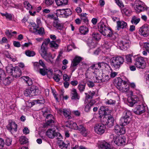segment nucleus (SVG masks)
I'll use <instances>...</instances> for the list:
<instances>
[{
  "label": "nucleus",
  "mask_w": 149,
  "mask_h": 149,
  "mask_svg": "<svg viewBox=\"0 0 149 149\" xmlns=\"http://www.w3.org/2000/svg\"><path fill=\"white\" fill-rule=\"evenodd\" d=\"M107 109V108H104L103 106L102 107L100 108V110L99 111V112L100 114L103 115L102 117L103 118L101 119L102 123L111 127L114 125V119L112 115H107V113L106 112Z\"/></svg>",
  "instance_id": "obj_1"
},
{
  "label": "nucleus",
  "mask_w": 149,
  "mask_h": 149,
  "mask_svg": "<svg viewBox=\"0 0 149 149\" xmlns=\"http://www.w3.org/2000/svg\"><path fill=\"white\" fill-rule=\"evenodd\" d=\"M99 31L103 36L111 37L112 35V33L110 29L102 21H101L98 24Z\"/></svg>",
  "instance_id": "obj_2"
},
{
  "label": "nucleus",
  "mask_w": 149,
  "mask_h": 149,
  "mask_svg": "<svg viewBox=\"0 0 149 149\" xmlns=\"http://www.w3.org/2000/svg\"><path fill=\"white\" fill-rule=\"evenodd\" d=\"M98 73H100V70L97 68V65L93 64L87 70L86 74V77H89L90 79H92L95 80V77Z\"/></svg>",
  "instance_id": "obj_3"
},
{
  "label": "nucleus",
  "mask_w": 149,
  "mask_h": 149,
  "mask_svg": "<svg viewBox=\"0 0 149 149\" xmlns=\"http://www.w3.org/2000/svg\"><path fill=\"white\" fill-rule=\"evenodd\" d=\"M124 61V58L118 56L112 58L110 60V64L113 68L116 69H119Z\"/></svg>",
  "instance_id": "obj_4"
},
{
  "label": "nucleus",
  "mask_w": 149,
  "mask_h": 149,
  "mask_svg": "<svg viewBox=\"0 0 149 149\" xmlns=\"http://www.w3.org/2000/svg\"><path fill=\"white\" fill-rule=\"evenodd\" d=\"M115 85L117 88L122 92L127 91L129 89V85L125 81L123 80L121 78L118 79L116 81Z\"/></svg>",
  "instance_id": "obj_5"
},
{
  "label": "nucleus",
  "mask_w": 149,
  "mask_h": 149,
  "mask_svg": "<svg viewBox=\"0 0 149 149\" xmlns=\"http://www.w3.org/2000/svg\"><path fill=\"white\" fill-rule=\"evenodd\" d=\"M131 113L128 110H125L123 113V115L120 120V123L121 125L125 126L129 124L131 120Z\"/></svg>",
  "instance_id": "obj_6"
},
{
  "label": "nucleus",
  "mask_w": 149,
  "mask_h": 149,
  "mask_svg": "<svg viewBox=\"0 0 149 149\" xmlns=\"http://www.w3.org/2000/svg\"><path fill=\"white\" fill-rule=\"evenodd\" d=\"M40 91L38 88L32 86L29 88L26 89L24 91V95L26 97H31L38 95Z\"/></svg>",
  "instance_id": "obj_7"
},
{
  "label": "nucleus",
  "mask_w": 149,
  "mask_h": 149,
  "mask_svg": "<svg viewBox=\"0 0 149 149\" xmlns=\"http://www.w3.org/2000/svg\"><path fill=\"white\" fill-rule=\"evenodd\" d=\"M135 65L137 68L141 69L145 68L146 65L144 58L141 57L136 58Z\"/></svg>",
  "instance_id": "obj_8"
},
{
  "label": "nucleus",
  "mask_w": 149,
  "mask_h": 149,
  "mask_svg": "<svg viewBox=\"0 0 149 149\" xmlns=\"http://www.w3.org/2000/svg\"><path fill=\"white\" fill-rule=\"evenodd\" d=\"M134 7L136 11L138 12L147 10V8L146 6L143 5L142 2L139 0L135 1Z\"/></svg>",
  "instance_id": "obj_9"
},
{
  "label": "nucleus",
  "mask_w": 149,
  "mask_h": 149,
  "mask_svg": "<svg viewBox=\"0 0 149 149\" xmlns=\"http://www.w3.org/2000/svg\"><path fill=\"white\" fill-rule=\"evenodd\" d=\"M139 34L144 37L148 36L149 35V25L145 24L139 28Z\"/></svg>",
  "instance_id": "obj_10"
},
{
  "label": "nucleus",
  "mask_w": 149,
  "mask_h": 149,
  "mask_svg": "<svg viewBox=\"0 0 149 149\" xmlns=\"http://www.w3.org/2000/svg\"><path fill=\"white\" fill-rule=\"evenodd\" d=\"M105 129V125L103 123L97 124L94 127L95 131L100 135H101L104 132Z\"/></svg>",
  "instance_id": "obj_11"
},
{
  "label": "nucleus",
  "mask_w": 149,
  "mask_h": 149,
  "mask_svg": "<svg viewBox=\"0 0 149 149\" xmlns=\"http://www.w3.org/2000/svg\"><path fill=\"white\" fill-rule=\"evenodd\" d=\"M81 57L76 56L72 61L70 68L72 72H73L77 68V66L81 60Z\"/></svg>",
  "instance_id": "obj_12"
},
{
  "label": "nucleus",
  "mask_w": 149,
  "mask_h": 149,
  "mask_svg": "<svg viewBox=\"0 0 149 149\" xmlns=\"http://www.w3.org/2000/svg\"><path fill=\"white\" fill-rule=\"evenodd\" d=\"M114 143L118 146H121L125 145V139L124 136H118L114 138L113 139Z\"/></svg>",
  "instance_id": "obj_13"
},
{
  "label": "nucleus",
  "mask_w": 149,
  "mask_h": 149,
  "mask_svg": "<svg viewBox=\"0 0 149 149\" xmlns=\"http://www.w3.org/2000/svg\"><path fill=\"white\" fill-rule=\"evenodd\" d=\"M9 123L7 126L8 129L10 130L11 133L13 132H17V124L15 122L10 120H9Z\"/></svg>",
  "instance_id": "obj_14"
},
{
  "label": "nucleus",
  "mask_w": 149,
  "mask_h": 149,
  "mask_svg": "<svg viewBox=\"0 0 149 149\" xmlns=\"http://www.w3.org/2000/svg\"><path fill=\"white\" fill-rule=\"evenodd\" d=\"M130 41L128 39H123L120 41V47L123 50H126L129 47Z\"/></svg>",
  "instance_id": "obj_15"
},
{
  "label": "nucleus",
  "mask_w": 149,
  "mask_h": 149,
  "mask_svg": "<svg viewBox=\"0 0 149 149\" xmlns=\"http://www.w3.org/2000/svg\"><path fill=\"white\" fill-rule=\"evenodd\" d=\"M59 113H63L65 117L67 119H70L71 118L70 116L71 111L68 109H59L58 110Z\"/></svg>",
  "instance_id": "obj_16"
},
{
  "label": "nucleus",
  "mask_w": 149,
  "mask_h": 149,
  "mask_svg": "<svg viewBox=\"0 0 149 149\" xmlns=\"http://www.w3.org/2000/svg\"><path fill=\"white\" fill-rule=\"evenodd\" d=\"M58 13H59L60 15H63V17L66 18L71 15L72 12L69 9H63L58 10Z\"/></svg>",
  "instance_id": "obj_17"
},
{
  "label": "nucleus",
  "mask_w": 149,
  "mask_h": 149,
  "mask_svg": "<svg viewBox=\"0 0 149 149\" xmlns=\"http://www.w3.org/2000/svg\"><path fill=\"white\" fill-rule=\"evenodd\" d=\"M120 127L118 125H116L114 128L115 132L118 135L124 134L125 133V130L123 125L120 124Z\"/></svg>",
  "instance_id": "obj_18"
},
{
  "label": "nucleus",
  "mask_w": 149,
  "mask_h": 149,
  "mask_svg": "<svg viewBox=\"0 0 149 149\" xmlns=\"http://www.w3.org/2000/svg\"><path fill=\"white\" fill-rule=\"evenodd\" d=\"M15 77H19L21 74V71L18 67H15L10 74Z\"/></svg>",
  "instance_id": "obj_19"
},
{
  "label": "nucleus",
  "mask_w": 149,
  "mask_h": 149,
  "mask_svg": "<svg viewBox=\"0 0 149 149\" xmlns=\"http://www.w3.org/2000/svg\"><path fill=\"white\" fill-rule=\"evenodd\" d=\"M134 113L137 114H141L145 111V107L143 105L137 106L135 109Z\"/></svg>",
  "instance_id": "obj_20"
},
{
  "label": "nucleus",
  "mask_w": 149,
  "mask_h": 149,
  "mask_svg": "<svg viewBox=\"0 0 149 149\" xmlns=\"http://www.w3.org/2000/svg\"><path fill=\"white\" fill-rule=\"evenodd\" d=\"M56 132L54 129H49L46 132V135L49 138L53 139L55 137Z\"/></svg>",
  "instance_id": "obj_21"
},
{
  "label": "nucleus",
  "mask_w": 149,
  "mask_h": 149,
  "mask_svg": "<svg viewBox=\"0 0 149 149\" xmlns=\"http://www.w3.org/2000/svg\"><path fill=\"white\" fill-rule=\"evenodd\" d=\"M117 29L118 30H119L120 29L125 28L127 26V23L122 20L117 21Z\"/></svg>",
  "instance_id": "obj_22"
},
{
  "label": "nucleus",
  "mask_w": 149,
  "mask_h": 149,
  "mask_svg": "<svg viewBox=\"0 0 149 149\" xmlns=\"http://www.w3.org/2000/svg\"><path fill=\"white\" fill-rule=\"evenodd\" d=\"M47 47L43 46L42 45H41V49L39 52L42 57L44 58H46L47 56Z\"/></svg>",
  "instance_id": "obj_23"
},
{
  "label": "nucleus",
  "mask_w": 149,
  "mask_h": 149,
  "mask_svg": "<svg viewBox=\"0 0 149 149\" xmlns=\"http://www.w3.org/2000/svg\"><path fill=\"white\" fill-rule=\"evenodd\" d=\"M53 25L54 27L58 29H61L63 26V24L61 23L60 21L58 19L54 20L53 22Z\"/></svg>",
  "instance_id": "obj_24"
},
{
  "label": "nucleus",
  "mask_w": 149,
  "mask_h": 149,
  "mask_svg": "<svg viewBox=\"0 0 149 149\" xmlns=\"http://www.w3.org/2000/svg\"><path fill=\"white\" fill-rule=\"evenodd\" d=\"M96 102L94 100H91V101L85 106L84 110L86 112L89 111L91 107Z\"/></svg>",
  "instance_id": "obj_25"
},
{
  "label": "nucleus",
  "mask_w": 149,
  "mask_h": 149,
  "mask_svg": "<svg viewBox=\"0 0 149 149\" xmlns=\"http://www.w3.org/2000/svg\"><path fill=\"white\" fill-rule=\"evenodd\" d=\"M71 94L72 99L76 100L79 99V97L75 89L73 88L72 89Z\"/></svg>",
  "instance_id": "obj_26"
},
{
  "label": "nucleus",
  "mask_w": 149,
  "mask_h": 149,
  "mask_svg": "<svg viewBox=\"0 0 149 149\" xmlns=\"http://www.w3.org/2000/svg\"><path fill=\"white\" fill-rule=\"evenodd\" d=\"M99 146L102 149H112L111 148L110 145L105 141L102 142Z\"/></svg>",
  "instance_id": "obj_27"
},
{
  "label": "nucleus",
  "mask_w": 149,
  "mask_h": 149,
  "mask_svg": "<svg viewBox=\"0 0 149 149\" xmlns=\"http://www.w3.org/2000/svg\"><path fill=\"white\" fill-rule=\"evenodd\" d=\"M70 146V143L69 141L64 142H61L59 144V146L61 149H67L68 147Z\"/></svg>",
  "instance_id": "obj_28"
},
{
  "label": "nucleus",
  "mask_w": 149,
  "mask_h": 149,
  "mask_svg": "<svg viewBox=\"0 0 149 149\" xmlns=\"http://www.w3.org/2000/svg\"><path fill=\"white\" fill-rule=\"evenodd\" d=\"M13 80L12 78L10 77H7L3 78L2 80V83L5 86L8 85L10 84Z\"/></svg>",
  "instance_id": "obj_29"
},
{
  "label": "nucleus",
  "mask_w": 149,
  "mask_h": 149,
  "mask_svg": "<svg viewBox=\"0 0 149 149\" xmlns=\"http://www.w3.org/2000/svg\"><path fill=\"white\" fill-rule=\"evenodd\" d=\"M45 102V100L42 98L41 99H37V100H34L30 102L29 104L31 105V106L32 107L34 105L36 104H43Z\"/></svg>",
  "instance_id": "obj_30"
},
{
  "label": "nucleus",
  "mask_w": 149,
  "mask_h": 149,
  "mask_svg": "<svg viewBox=\"0 0 149 149\" xmlns=\"http://www.w3.org/2000/svg\"><path fill=\"white\" fill-rule=\"evenodd\" d=\"M87 44L91 48H93L96 47L97 42L95 40L89 39L88 40Z\"/></svg>",
  "instance_id": "obj_31"
},
{
  "label": "nucleus",
  "mask_w": 149,
  "mask_h": 149,
  "mask_svg": "<svg viewBox=\"0 0 149 149\" xmlns=\"http://www.w3.org/2000/svg\"><path fill=\"white\" fill-rule=\"evenodd\" d=\"M5 55L6 57L9 58L10 61L13 62H15L17 60V58L15 56L11 55L7 52L5 53Z\"/></svg>",
  "instance_id": "obj_32"
},
{
  "label": "nucleus",
  "mask_w": 149,
  "mask_h": 149,
  "mask_svg": "<svg viewBox=\"0 0 149 149\" xmlns=\"http://www.w3.org/2000/svg\"><path fill=\"white\" fill-rule=\"evenodd\" d=\"M103 77L102 73L101 74L100 72V73H98L95 76V80H94V82L98 83L100 82H102Z\"/></svg>",
  "instance_id": "obj_33"
},
{
  "label": "nucleus",
  "mask_w": 149,
  "mask_h": 149,
  "mask_svg": "<svg viewBox=\"0 0 149 149\" xmlns=\"http://www.w3.org/2000/svg\"><path fill=\"white\" fill-rule=\"evenodd\" d=\"M57 5L59 6L68 4V0H55Z\"/></svg>",
  "instance_id": "obj_34"
},
{
  "label": "nucleus",
  "mask_w": 149,
  "mask_h": 149,
  "mask_svg": "<svg viewBox=\"0 0 149 149\" xmlns=\"http://www.w3.org/2000/svg\"><path fill=\"white\" fill-rule=\"evenodd\" d=\"M95 93L94 91H90L88 92V94L87 93H85L86 95V99L88 100L91 99L93 98V96L95 94Z\"/></svg>",
  "instance_id": "obj_35"
},
{
  "label": "nucleus",
  "mask_w": 149,
  "mask_h": 149,
  "mask_svg": "<svg viewBox=\"0 0 149 149\" xmlns=\"http://www.w3.org/2000/svg\"><path fill=\"white\" fill-rule=\"evenodd\" d=\"M80 33L82 34H86L88 31V29L87 27L84 26H81L79 29Z\"/></svg>",
  "instance_id": "obj_36"
},
{
  "label": "nucleus",
  "mask_w": 149,
  "mask_h": 149,
  "mask_svg": "<svg viewBox=\"0 0 149 149\" xmlns=\"http://www.w3.org/2000/svg\"><path fill=\"white\" fill-rule=\"evenodd\" d=\"M140 20L139 18H137L136 16H134L132 17L131 22L132 24L136 25L139 22Z\"/></svg>",
  "instance_id": "obj_37"
},
{
  "label": "nucleus",
  "mask_w": 149,
  "mask_h": 149,
  "mask_svg": "<svg viewBox=\"0 0 149 149\" xmlns=\"http://www.w3.org/2000/svg\"><path fill=\"white\" fill-rule=\"evenodd\" d=\"M35 29L34 31L36 33V34H38L40 35H42L45 34L44 29L43 28H40L39 29Z\"/></svg>",
  "instance_id": "obj_38"
},
{
  "label": "nucleus",
  "mask_w": 149,
  "mask_h": 149,
  "mask_svg": "<svg viewBox=\"0 0 149 149\" xmlns=\"http://www.w3.org/2000/svg\"><path fill=\"white\" fill-rule=\"evenodd\" d=\"M19 141L21 144H24L28 142V139L26 137L22 136L20 137Z\"/></svg>",
  "instance_id": "obj_39"
},
{
  "label": "nucleus",
  "mask_w": 149,
  "mask_h": 149,
  "mask_svg": "<svg viewBox=\"0 0 149 149\" xmlns=\"http://www.w3.org/2000/svg\"><path fill=\"white\" fill-rule=\"evenodd\" d=\"M49 46L51 48H53L54 49H56L58 48L59 45L57 43H56L54 41H52L49 43Z\"/></svg>",
  "instance_id": "obj_40"
},
{
  "label": "nucleus",
  "mask_w": 149,
  "mask_h": 149,
  "mask_svg": "<svg viewBox=\"0 0 149 149\" xmlns=\"http://www.w3.org/2000/svg\"><path fill=\"white\" fill-rule=\"evenodd\" d=\"M15 68L12 64H9L6 67V69L7 72L10 74Z\"/></svg>",
  "instance_id": "obj_41"
},
{
  "label": "nucleus",
  "mask_w": 149,
  "mask_h": 149,
  "mask_svg": "<svg viewBox=\"0 0 149 149\" xmlns=\"http://www.w3.org/2000/svg\"><path fill=\"white\" fill-rule=\"evenodd\" d=\"M112 45V43L107 41H105L103 45V47L104 48H105L107 49H109Z\"/></svg>",
  "instance_id": "obj_42"
},
{
  "label": "nucleus",
  "mask_w": 149,
  "mask_h": 149,
  "mask_svg": "<svg viewBox=\"0 0 149 149\" xmlns=\"http://www.w3.org/2000/svg\"><path fill=\"white\" fill-rule=\"evenodd\" d=\"M70 127L75 130H77L78 126L77 125L76 123L72 121H70L69 122Z\"/></svg>",
  "instance_id": "obj_43"
},
{
  "label": "nucleus",
  "mask_w": 149,
  "mask_h": 149,
  "mask_svg": "<svg viewBox=\"0 0 149 149\" xmlns=\"http://www.w3.org/2000/svg\"><path fill=\"white\" fill-rule=\"evenodd\" d=\"M26 55L28 56H33L35 55V52L33 51L30 50H27L25 52Z\"/></svg>",
  "instance_id": "obj_44"
},
{
  "label": "nucleus",
  "mask_w": 149,
  "mask_h": 149,
  "mask_svg": "<svg viewBox=\"0 0 149 149\" xmlns=\"http://www.w3.org/2000/svg\"><path fill=\"white\" fill-rule=\"evenodd\" d=\"M50 42V39L49 38L45 39L44 40L41 45H42L43 46L47 48V45L49 44Z\"/></svg>",
  "instance_id": "obj_45"
},
{
  "label": "nucleus",
  "mask_w": 149,
  "mask_h": 149,
  "mask_svg": "<svg viewBox=\"0 0 149 149\" xmlns=\"http://www.w3.org/2000/svg\"><path fill=\"white\" fill-rule=\"evenodd\" d=\"M96 64L97 65V67L98 66L100 68H104V67L107 66H109L108 64L104 62L99 63L97 64Z\"/></svg>",
  "instance_id": "obj_46"
},
{
  "label": "nucleus",
  "mask_w": 149,
  "mask_h": 149,
  "mask_svg": "<svg viewBox=\"0 0 149 149\" xmlns=\"http://www.w3.org/2000/svg\"><path fill=\"white\" fill-rule=\"evenodd\" d=\"M93 38L96 40H99L101 39V35L97 33H93L92 34Z\"/></svg>",
  "instance_id": "obj_47"
},
{
  "label": "nucleus",
  "mask_w": 149,
  "mask_h": 149,
  "mask_svg": "<svg viewBox=\"0 0 149 149\" xmlns=\"http://www.w3.org/2000/svg\"><path fill=\"white\" fill-rule=\"evenodd\" d=\"M136 100L133 99V98L132 97H131V100H130L129 101V103H130V106H132L134 105V104H135L136 103V100H137V98H136L135 99Z\"/></svg>",
  "instance_id": "obj_48"
},
{
  "label": "nucleus",
  "mask_w": 149,
  "mask_h": 149,
  "mask_svg": "<svg viewBox=\"0 0 149 149\" xmlns=\"http://www.w3.org/2000/svg\"><path fill=\"white\" fill-rule=\"evenodd\" d=\"M24 5L25 7L28 10L33 9V6L28 1H25L24 2Z\"/></svg>",
  "instance_id": "obj_49"
},
{
  "label": "nucleus",
  "mask_w": 149,
  "mask_h": 149,
  "mask_svg": "<svg viewBox=\"0 0 149 149\" xmlns=\"http://www.w3.org/2000/svg\"><path fill=\"white\" fill-rule=\"evenodd\" d=\"M85 84H79L78 86V88L80 92H83L85 89Z\"/></svg>",
  "instance_id": "obj_50"
},
{
  "label": "nucleus",
  "mask_w": 149,
  "mask_h": 149,
  "mask_svg": "<svg viewBox=\"0 0 149 149\" xmlns=\"http://www.w3.org/2000/svg\"><path fill=\"white\" fill-rule=\"evenodd\" d=\"M116 102V101L110 99L109 100H106L105 102V103L107 104L114 105L115 104Z\"/></svg>",
  "instance_id": "obj_51"
},
{
  "label": "nucleus",
  "mask_w": 149,
  "mask_h": 149,
  "mask_svg": "<svg viewBox=\"0 0 149 149\" xmlns=\"http://www.w3.org/2000/svg\"><path fill=\"white\" fill-rule=\"evenodd\" d=\"M5 74L4 71L0 69V82H1V80L5 77Z\"/></svg>",
  "instance_id": "obj_52"
},
{
  "label": "nucleus",
  "mask_w": 149,
  "mask_h": 149,
  "mask_svg": "<svg viewBox=\"0 0 149 149\" xmlns=\"http://www.w3.org/2000/svg\"><path fill=\"white\" fill-rule=\"evenodd\" d=\"M116 4L120 8L124 7V5L121 1L120 0H114Z\"/></svg>",
  "instance_id": "obj_53"
},
{
  "label": "nucleus",
  "mask_w": 149,
  "mask_h": 149,
  "mask_svg": "<svg viewBox=\"0 0 149 149\" xmlns=\"http://www.w3.org/2000/svg\"><path fill=\"white\" fill-rule=\"evenodd\" d=\"M54 120V118L53 116L51 114H49L46 116L45 120Z\"/></svg>",
  "instance_id": "obj_54"
},
{
  "label": "nucleus",
  "mask_w": 149,
  "mask_h": 149,
  "mask_svg": "<svg viewBox=\"0 0 149 149\" xmlns=\"http://www.w3.org/2000/svg\"><path fill=\"white\" fill-rule=\"evenodd\" d=\"M60 75L58 74H54L53 78L56 82H59L60 80Z\"/></svg>",
  "instance_id": "obj_55"
},
{
  "label": "nucleus",
  "mask_w": 149,
  "mask_h": 149,
  "mask_svg": "<svg viewBox=\"0 0 149 149\" xmlns=\"http://www.w3.org/2000/svg\"><path fill=\"white\" fill-rule=\"evenodd\" d=\"M55 137H56V139L58 141H60L61 142L62 141V139H63L62 136L59 133L57 132Z\"/></svg>",
  "instance_id": "obj_56"
},
{
  "label": "nucleus",
  "mask_w": 149,
  "mask_h": 149,
  "mask_svg": "<svg viewBox=\"0 0 149 149\" xmlns=\"http://www.w3.org/2000/svg\"><path fill=\"white\" fill-rule=\"evenodd\" d=\"M83 128V129L80 131V132L83 136H86L88 134V132L85 128Z\"/></svg>",
  "instance_id": "obj_57"
},
{
  "label": "nucleus",
  "mask_w": 149,
  "mask_h": 149,
  "mask_svg": "<svg viewBox=\"0 0 149 149\" xmlns=\"http://www.w3.org/2000/svg\"><path fill=\"white\" fill-rule=\"evenodd\" d=\"M54 0H45V3L47 6L52 4Z\"/></svg>",
  "instance_id": "obj_58"
},
{
  "label": "nucleus",
  "mask_w": 149,
  "mask_h": 149,
  "mask_svg": "<svg viewBox=\"0 0 149 149\" xmlns=\"http://www.w3.org/2000/svg\"><path fill=\"white\" fill-rule=\"evenodd\" d=\"M126 61L128 63L132 62V56L130 54L127 55L126 56Z\"/></svg>",
  "instance_id": "obj_59"
},
{
  "label": "nucleus",
  "mask_w": 149,
  "mask_h": 149,
  "mask_svg": "<svg viewBox=\"0 0 149 149\" xmlns=\"http://www.w3.org/2000/svg\"><path fill=\"white\" fill-rule=\"evenodd\" d=\"M144 47L149 53V43L145 42L143 44Z\"/></svg>",
  "instance_id": "obj_60"
},
{
  "label": "nucleus",
  "mask_w": 149,
  "mask_h": 149,
  "mask_svg": "<svg viewBox=\"0 0 149 149\" xmlns=\"http://www.w3.org/2000/svg\"><path fill=\"white\" fill-rule=\"evenodd\" d=\"M46 123V125L48 126H51L53 123H54V120H45Z\"/></svg>",
  "instance_id": "obj_61"
},
{
  "label": "nucleus",
  "mask_w": 149,
  "mask_h": 149,
  "mask_svg": "<svg viewBox=\"0 0 149 149\" xmlns=\"http://www.w3.org/2000/svg\"><path fill=\"white\" fill-rule=\"evenodd\" d=\"M12 139L9 138H7L6 140V144L8 146L11 144L12 142Z\"/></svg>",
  "instance_id": "obj_62"
},
{
  "label": "nucleus",
  "mask_w": 149,
  "mask_h": 149,
  "mask_svg": "<svg viewBox=\"0 0 149 149\" xmlns=\"http://www.w3.org/2000/svg\"><path fill=\"white\" fill-rule=\"evenodd\" d=\"M122 12L123 13L126 15H128L130 14L129 10L126 8H124L123 9Z\"/></svg>",
  "instance_id": "obj_63"
},
{
  "label": "nucleus",
  "mask_w": 149,
  "mask_h": 149,
  "mask_svg": "<svg viewBox=\"0 0 149 149\" xmlns=\"http://www.w3.org/2000/svg\"><path fill=\"white\" fill-rule=\"evenodd\" d=\"M70 77H68V75L66 74H64L63 75V80L65 81H68L70 80Z\"/></svg>",
  "instance_id": "obj_64"
}]
</instances>
